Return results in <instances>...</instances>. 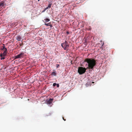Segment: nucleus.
Returning <instances> with one entry per match:
<instances>
[{
  "instance_id": "4be33fe9",
  "label": "nucleus",
  "mask_w": 132,
  "mask_h": 132,
  "mask_svg": "<svg viewBox=\"0 0 132 132\" xmlns=\"http://www.w3.org/2000/svg\"><path fill=\"white\" fill-rule=\"evenodd\" d=\"M63 119L64 121H65V119L64 118H63Z\"/></svg>"
},
{
  "instance_id": "5701e85b",
  "label": "nucleus",
  "mask_w": 132,
  "mask_h": 132,
  "mask_svg": "<svg viewBox=\"0 0 132 132\" xmlns=\"http://www.w3.org/2000/svg\"><path fill=\"white\" fill-rule=\"evenodd\" d=\"M67 34H69V32H67Z\"/></svg>"
},
{
  "instance_id": "39448f33",
  "label": "nucleus",
  "mask_w": 132,
  "mask_h": 132,
  "mask_svg": "<svg viewBox=\"0 0 132 132\" xmlns=\"http://www.w3.org/2000/svg\"><path fill=\"white\" fill-rule=\"evenodd\" d=\"M53 99L52 98H50L49 100H47V102L49 104H51L52 103Z\"/></svg>"
},
{
  "instance_id": "6ab92c4d",
  "label": "nucleus",
  "mask_w": 132,
  "mask_h": 132,
  "mask_svg": "<svg viewBox=\"0 0 132 132\" xmlns=\"http://www.w3.org/2000/svg\"><path fill=\"white\" fill-rule=\"evenodd\" d=\"M56 86L57 87H59V84H56Z\"/></svg>"
},
{
  "instance_id": "20e7f679",
  "label": "nucleus",
  "mask_w": 132,
  "mask_h": 132,
  "mask_svg": "<svg viewBox=\"0 0 132 132\" xmlns=\"http://www.w3.org/2000/svg\"><path fill=\"white\" fill-rule=\"evenodd\" d=\"M23 54V53H21L19 54L18 55L16 56H15L14 57V58L15 59L20 58L22 57Z\"/></svg>"
},
{
  "instance_id": "f257e3e1",
  "label": "nucleus",
  "mask_w": 132,
  "mask_h": 132,
  "mask_svg": "<svg viewBox=\"0 0 132 132\" xmlns=\"http://www.w3.org/2000/svg\"><path fill=\"white\" fill-rule=\"evenodd\" d=\"M84 62H86L88 64V67L87 69L92 70L94 69V67L96 64V61L94 59L86 58L85 59Z\"/></svg>"
},
{
  "instance_id": "ddd939ff",
  "label": "nucleus",
  "mask_w": 132,
  "mask_h": 132,
  "mask_svg": "<svg viewBox=\"0 0 132 132\" xmlns=\"http://www.w3.org/2000/svg\"><path fill=\"white\" fill-rule=\"evenodd\" d=\"M56 83H54L53 84V86L54 87H55L56 85Z\"/></svg>"
},
{
  "instance_id": "aec40b11",
  "label": "nucleus",
  "mask_w": 132,
  "mask_h": 132,
  "mask_svg": "<svg viewBox=\"0 0 132 132\" xmlns=\"http://www.w3.org/2000/svg\"><path fill=\"white\" fill-rule=\"evenodd\" d=\"M49 26H50L51 28L52 27V24H50Z\"/></svg>"
},
{
  "instance_id": "423d86ee",
  "label": "nucleus",
  "mask_w": 132,
  "mask_h": 132,
  "mask_svg": "<svg viewBox=\"0 0 132 132\" xmlns=\"http://www.w3.org/2000/svg\"><path fill=\"white\" fill-rule=\"evenodd\" d=\"M7 54V52H4L2 54H0V56L1 57L5 56Z\"/></svg>"
},
{
  "instance_id": "2eb2a0df",
  "label": "nucleus",
  "mask_w": 132,
  "mask_h": 132,
  "mask_svg": "<svg viewBox=\"0 0 132 132\" xmlns=\"http://www.w3.org/2000/svg\"><path fill=\"white\" fill-rule=\"evenodd\" d=\"M2 57L1 58V60H2V59H5V57H4V56H3V57Z\"/></svg>"
},
{
  "instance_id": "f8f14e48",
  "label": "nucleus",
  "mask_w": 132,
  "mask_h": 132,
  "mask_svg": "<svg viewBox=\"0 0 132 132\" xmlns=\"http://www.w3.org/2000/svg\"><path fill=\"white\" fill-rule=\"evenodd\" d=\"M52 4H49L47 7L49 8H50L51 7Z\"/></svg>"
},
{
  "instance_id": "f03ea898",
  "label": "nucleus",
  "mask_w": 132,
  "mask_h": 132,
  "mask_svg": "<svg viewBox=\"0 0 132 132\" xmlns=\"http://www.w3.org/2000/svg\"><path fill=\"white\" fill-rule=\"evenodd\" d=\"M86 69L85 68L79 67L78 68V72L79 74H82L85 72Z\"/></svg>"
},
{
  "instance_id": "9b49d317",
  "label": "nucleus",
  "mask_w": 132,
  "mask_h": 132,
  "mask_svg": "<svg viewBox=\"0 0 132 132\" xmlns=\"http://www.w3.org/2000/svg\"><path fill=\"white\" fill-rule=\"evenodd\" d=\"M50 24H51V22H49L47 23H45L44 24L47 26H49Z\"/></svg>"
},
{
  "instance_id": "dca6fc26",
  "label": "nucleus",
  "mask_w": 132,
  "mask_h": 132,
  "mask_svg": "<svg viewBox=\"0 0 132 132\" xmlns=\"http://www.w3.org/2000/svg\"><path fill=\"white\" fill-rule=\"evenodd\" d=\"M5 48V46H3L2 47V50H4V49H5V48Z\"/></svg>"
},
{
  "instance_id": "1a4fd4ad",
  "label": "nucleus",
  "mask_w": 132,
  "mask_h": 132,
  "mask_svg": "<svg viewBox=\"0 0 132 132\" xmlns=\"http://www.w3.org/2000/svg\"><path fill=\"white\" fill-rule=\"evenodd\" d=\"M44 20L45 21L44 22L45 23H46L47 22H48L50 21V19L48 18H46L45 19H44Z\"/></svg>"
},
{
  "instance_id": "9d476101",
  "label": "nucleus",
  "mask_w": 132,
  "mask_h": 132,
  "mask_svg": "<svg viewBox=\"0 0 132 132\" xmlns=\"http://www.w3.org/2000/svg\"><path fill=\"white\" fill-rule=\"evenodd\" d=\"M51 75H53L54 76H56V73L55 71H53V72L52 73Z\"/></svg>"
},
{
  "instance_id": "f3484780",
  "label": "nucleus",
  "mask_w": 132,
  "mask_h": 132,
  "mask_svg": "<svg viewBox=\"0 0 132 132\" xmlns=\"http://www.w3.org/2000/svg\"><path fill=\"white\" fill-rule=\"evenodd\" d=\"M56 67L57 68H58L60 66L58 64H56Z\"/></svg>"
},
{
  "instance_id": "412c9836",
  "label": "nucleus",
  "mask_w": 132,
  "mask_h": 132,
  "mask_svg": "<svg viewBox=\"0 0 132 132\" xmlns=\"http://www.w3.org/2000/svg\"><path fill=\"white\" fill-rule=\"evenodd\" d=\"M22 45V44H20V46H21Z\"/></svg>"
},
{
  "instance_id": "0eeeda50",
  "label": "nucleus",
  "mask_w": 132,
  "mask_h": 132,
  "mask_svg": "<svg viewBox=\"0 0 132 132\" xmlns=\"http://www.w3.org/2000/svg\"><path fill=\"white\" fill-rule=\"evenodd\" d=\"M16 38V39L18 41H20L21 40V39L22 38L21 36H17Z\"/></svg>"
},
{
  "instance_id": "6e6552de",
  "label": "nucleus",
  "mask_w": 132,
  "mask_h": 132,
  "mask_svg": "<svg viewBox=\"0 0 132 132\" xmlns=\"http://www.w3.org/2000/svg\"><path fill=\"white\" fill-rule=\"evenodd\" d=\"M4 6V2L2 1L1 2H0V7H3Z\"/></svg>"
},
{
  "instance_id": "393cba45",
  "label": "nucleus",
  "mask_w": 132,
  "mask_h": 132,
  "mask_svg": "<svg viewBox=\"0 0 132 132\" xmlns=\"http://www.w3.org/2000/svg\"><path fill=\"white\" fill-rule=\"evenodd\" d=\"M104 44V43L103 44V45H102L103 46V45Z\"/></svg>"
},
{
  "instance_id": "a211bd4d",
  "label": "nucleus",
  "mask_w": 132,
  "mask_h": 132,
  "mask_svg": "<svg viewBox=\"0 0 132 132\" xmlns=\"http://www.w3.org/2000/svg\"><path fill=\"white\" fill-rule=\"evenodd\" d=\"M48 8H49L47 7H46L44 9V11H45L47 9H48Z\"/></svg>"
},
{
  "instance_id": "b1692460",
  "label": "nucleus",
  "mask_w": 132,
  "mask_h": 132,
  "mask_svg": "<svg viewBox=\"0 0 132 132\" xmlns=\"http://www.w3.org/2000/svg\"><path fill=\"white\" fill-rule=\"evenodd\" d=\"M44 12V10L42 11L43 12Z\"/></svg>"
},
{
  "instance_id": "7ed1b4c3",
  "label": "nucleus",
  "mask_w": 132,
  "mask_h": 132,
  "mask_svg": "<svg viewBox=\"0 0 132 132\" xmlns=\"http://www.w3.org/2000/svg\"><path fill=\"white\" fill-rule=\"evenodd\" d=\"M61 46L64 50H67L68 49L69 45L66 41L61 44Z\"/></svg>"
},
{
  "instance_id": "4468645a",
  "label": "nucleus",
  "mask_w": 132,
  "mask_h": 132,
  "mask_svg": "<svg viewBox=\"0 0 132 132\" xmlns=\"http://www.w3.org/2000/svg\"><path fill=\"white\" fill-rule=\"evenodd\" d=\"M4 52H7V49L6 48H5L4 50Z\"/></svg>"
}]
</instances>
